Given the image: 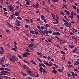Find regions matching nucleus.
Instances as JSON below:
<instances>
[{
	"label": "nucleus",
	"instance_id": "obj_41",
	"mask_svg": "<svg viewBox=\"0 0 79 79\" xmlns=\"http://www.w3.org/2000/svg\"><path fill=\"white\" fill-rule=\"evenodd\" d=\"M33 48H37V46H35V45H33Z\"/></svg>",
	"mask_w": 79,
	"mask_h": 79
},
{
	"label": "nucleus",
	"instance_id": "obj_60",
	"mask_svg": "<svg viewBox=\"0 0 79 79\" xmlns=\"http://www.w3.org/2000/svg\"><path fill=\"white\" fill-rule=\"evenodd\" d=\"M0 53L1 54H3V51H0Z\"/></svg>",
	"mask_w": 79,
	"mask_h": 79
},
{
	"label": "nucleus",
	"instance_id": "obj_51",
	"mask_svg": "<svg viewBox=\"0 0 79 79\" xmlns=\"http://www.w3.org/2000/svg\"><path fill=\"white\" fill-rule=\"evenodd\" d=\"M67 75L69 76V77H71V76H72V75L69 73H67Z\"/></svg>",
	"mask_w": 79,
	"mask_h": 79
},
{
	"label": "nucleus",
	"instance_id": "obj_2",
	"mask_svg": "<svg viewBox=\"0 0 79 79\" xmlns=\"http://www.w3.org/2000/svg\"><path fill=\"white\" fill-rule=\"evenodd\" d=\"M12 58L10 57L9 58V60H10V61H12L13 63H15V61H18V59L15 56H13Z\"/></svg>",
	"mask_w": 79,
	"mask_h": 79
},
{
	"label": "nucleus",
	"instance_id": "obj_19",
	"mask_svg": "<svg viewBox=\"0 0 79 79\" xmlns=\"http://www.w3.org/2000/svg\"><path fill=\"white\" fill-rule=\"evenodd\" d=\"M65 8L66 9H67V6L66 5H63L62 8Z\"/></svg>",
	"mask_w": 79,
	"mask_h": 79
},
{
	"label": "nucleus",
	"instance_id": "obj_62",
	"mask_svg": "<svg viewBox=\"0 0 79 79\" xmlns=\"http://www.w3.org/2000/svg\"><path fill=\"white\" fill-rule=\"evenodd\" d=\"M60 29H63V27H60Z\"/></svg>",
	"mask_w": 79,
	"mask_h": 79
},
{
	"label": "nucleus",
	"instance_id": "obj_5",
	"mask_svg": "<svg viewBox=\"0 0 79 79\" xmlns=\"http://www.w3.org/2000/svg\"><path fill=\"white\" fill-rule=\"evenodd\" d=\"M1 73L4 74H10V72L2 70L1 71Z\"/></svg>",
	"mask_w": 79,
	"mask_h": 79
},
{
	"label": "nucleus",
	"instance_id": "obj_59",
	"mask_svg": "<svg viewBox=\"0 0 79 79\" xmlns=\"http://www.w3.org/2000/svg\"><path fill=\"white\" fill-rule=\"evenodd\" d=\"M26 51L27 52H30V51L29 49H26Z\"/></svg>",
	"mask_w": 79,
	"mask_h": 79
},
{
	"label": "nucleus",
	"instance_id": "obj_31",
	"mask_svg": "<svg viewBox=\"0 0 79 79\" xmlns=\"http://www.w3.org/2000/svg\"><path fill=\"white\" fill-rule=\"evenodd\" d=\"M56 34H57V35H59V36H60V35H61V34H60V33L58 32H57L56 33Z\"/></svg>",
	"mask_w": 79,
	"mask_h": 79
},
{
	"label": "nucleus",
	"instance_id": "obj_16",
	"mask_svg": "<svg viewBox=\"0 0 79 79\" xmlns=\"http://www.w3.org/2000/svg\"><path fill=\"white\" fill-rule=\"evenodd\" d=\"M56 21L57 22H53V23L54 24H58V22H59V21H58V20H56Z\"/></svg>",
	"mask_w": 79,
	"mask_h": 79
},
{
	"label": "nucleus",
	"instance_id": "obj_29",
	"mask_svg": "<svg viewBox=\"0 0 79 79\" xmlns=\"http://www.w3.org/2000/svg\"><path fill=\"white\" fill-rule=\"evenodd\" d=\"M27 71L28 73V74H32V72H31L30 70H27Z\"/></svg>",
	"mask_w": 79,
	"mask_h": 79
},
{
	"label": "nucleus",
	"instance_id": "obj_30",
	"mask_svg": "<svg viewBox=\"0 0 79 79\" xmlns=\"http://www.w3.org/2000/svg\"><path fill=\"white\" fill-rule=\"evenodd\" d=\"M23 61L24 62L26 63H27L28 64H29V62L28 61H26L24 60H23Z\"/></svg>",
	"mask_w": 79,
	"mask_h": 79
},
{
	"label": "nucleus",
	"instance_id": "obj_21",
	"mask_svg": "<svg viewBox=\"0 0 79 79\" xmlns=\"http://www.w3.org/2000/svg\"><path fill=\"white\" fill-rule=\"evenodd\" d=\"M60 14L62 16H64V15H65V14H64V13L63 12H60Z\"/></svg>",
	"mask_w": 79,
	"mask_h": 79
},
{
	"label": "nucleus",
	"instance_id": "obj_14",
	"mask_svg": "<svg viewBox=\"0 0 79 79\" xmlns=\"http://www.w3.org/2000/svg\"><path fill=\"white\" fill-rule=\"evenodd\" d=\"M52 72L53 74H56L57 73V71L55 70H54L53 71H52Z\"/></svg>",
	"mask_w": 79,
	"mask_h": 79
},
{
	"label": "nucleus",
	"instance_id": "obj_34",
	"mask_svg": "<svg viewBox=\"0 0 79 79\" xmlns=\"http://www.w3.org/2000/svg\"><path fill=\"white\" fill-rule=\"evenodd\" d=\"M22 75L23 76H27V74L26 73H22Z\"/></svg>",
	"mask_w": 79,
	"mask_h": 79
},
{
	"label": "nucleus",
	"instance_id": "obj_8",
	"mask_svg": "<svg viewBox=\"0 0 79 79\" xmlns=\"http://www.w3.org/2000/svg\"><path fill=\"white\" fill-rule=\"evenodd\" d=\"M64 11L65 12V13H66V15H67V16H68V15H70V12H69V11H68V10H65Z\"/></svg>",
	"mask_w": 79,
	"mask_h": 79
},
{
	"label": "nucleus",
	"instance_id": "obj_46",
	"mask_svg": "<svg viewBox=\"0 0 79 79\" xmlns=\"http://www.w3.org/2000/svg\"><path fill=\"white\" fill-rule=\"evenodd\" d=\"M25 54L26 55H30V53H28V52H25Z\"/></svg>",
	"mask_w": 79,
	"mask_h": 79
},
{
	"label": "nucleus",
	"instance_id": "obj_42",
	"mask_svg": "<svg viewBox=\"0 0 79 79\" xmlns=\"http://www.w3.org/2000/svg\"><path fill=\"white\" fill-rule=\"evenodd\" d=\"M61 53L63 55H65V53H64L63 51H61Z\"/></svg>",
	"mask_w": 79,
	"mask_h": 79
},
{
	"label": "nucleus",
	"instance_id": "obj_1",
	"mask_svg": "<svg viewBox=\"0 0 79 79\" xmlns=\"http://www.w3.org/2000/svg\"><path fill=\"white\" fill-rule=\"evenodd\" d=\"M63 21L65 23H64V25L66 27H71V23L70 22L68 23V20H63Z\"/></svg>",
	"mask_w": 79,
	"mask_h": 79
},
{
	"label": "nucleus",
	"instance_id": "obj_22",
	"mask_svg": "<svg viewBox=\"0 0 79 79\" xmlns=\"http://www.w3.org/2000/svg\"><path fill=\"white\" fill-rule=\"evenodd\" d=\"M30 32L31 34H35V33H34V31L33 30L30 31Z\"/></svg>",
	"mask_w": 79,
	"mask_h": 79
},
{
	"label": "nucleus",
	"instance_id": "obj_4",
	"mask_svg": "<svg viewBox=\"0 0 79 79\" xmlns=\"http://www.w3.org/2000/svg\"><path fill=\"white\" fill-rule=\"evenodd\" d=\"M9 11H11L12 12H13L14 11V9H13V7L11 5H10L9 6Z\"/></svg>",
	"mask_w": 79,
	"mask_h": 79
},
{
	"label": "nucleus",
	"instance_id": "obj_13",
	"mask_svg": "<svg viewBox=\"0 0 79 79\" xmlns=\"http://www.w3.org/2000/svg\"><path fill=\"white\" fill-rule=\"evenodd\" d=\"M4 60H5V57H2L0 60L2 61H4Z\"/></svg>",
	"mask_w": 79,
	"mask_h": 79
},
{
	"label": "nucleus",
	"instance_id": "obj_37",
	"mask_svg": "<svg viewBox=\"0 0 79 79\" xmlns=\"http://www.w3.org/2000/svg\"><path fill=\"white\" fill-rule=\"evenodd\" d=\"M74 71H77H77H79L78 70V69H74Z\"/></svg>",
	"mask_w": 79,
	"mask_h": 79
},
{
	"label": "nucleus",
	"instance_id": "obj_50",
	"mask_svg": "<svg viewBox=\"0 0 79 79\" xmlns=\"http://www.w3.org/2000/svg\"><path fill=\"white\" fill-rule=\"evenodd\" d=\"M6 25H7V26H9V25H10V23H9L6 22Z\"/></svg>",
	"mask_w": 79,
	"mask_h": 79
},
{
	"label": "nucleus",
	"instance_id": "obj_38",
	"mask_svg": "<svg viewBox=\"0 0 79 79\" xmlns=\"http://www.w3.org/2000/svg\"><path fill=\"white\" fill-rule=\"evenodd\" d=\"M15 26H21V24H18L17 23H15Z\"/></svg>",
	"mask_w": 79,
	"mask_h": 79
},
{
	"label": "nucleus",
	"instance_id": "obj_12",
	"mask_svg": "<svg viewBox=\"0 0 79 79\" xmlns=\"http://www.w3.org/2000/svg\"><path fill=\"white\" fill-rule=\"evenodd\" d=\"M22 56H23V57H25V58H27V57H28V56H27V55H26L25 54V53H24V54H23Z\"/></svg>",
	"mask_w": 79,
	"mask_h": 79
},
{
	"label": "nucleus",
	"instance_id": "obj_32",
	"mask_svg": "<svg viewBox=\"0 0 79 79\" xmlns=\"http://www.w3.org/2000/svg\"><path fill=\"white\" fill-rule=\"evenodd\" d=\"M17 19H19V20H22V19L21 18L20 16L18 17Z\"/></svg>",
	"mask_w": 79,
	"mask_h": 79
},
{
	"label": "nucleus",
	"instance_id": "obj_47",
	"mask_svg": "<svg viewBox=\"0 0 79 79\" xmlns=\"http://www.w3.org/2000/svg\"><path fill=\"white\" fill-rule=\"evenodd\" d=\"M37 28H38V29H39H39H41V28H40L41 27H40V26H39L37 25Z\"/></svg>",
	"mask_w": 79,
	"mask_h": 79
},
{
	"label": "nucleus",
	"instance_id": "obj_28",
	"mask_svg": "<svg viewBox=\"0 0 79 79\" xmlns=\"http://www.w3.org/2000/svg\"><path fill=\"white\" fill-rule=\"evenodd\" d=\"M69 47L70 48H73L74 47V46L73 45H69Z\"/></svg>",
	"mask_w": 79,
	"mask_h": 79
},
{
	"label": "nucleus",
	"instance_id": "obj_6",
	"mask_svg": "<svg viewBox=\"0 0 79 79\" xmlns=\"http://www.w3.org/2000/svg\"><path fill=\"white\" fill-rule=\"evenodd\" d=\"M70 73L72 74V75L73 76V78L75 79V78H76V76H75V73L73 71H71L70 72Z\"/></svg>",
	"mask_w": 79,
	"mask_h": 79
},
{
	"label": "nucleus",
	"instance_id": "obj_17",
	"mask_svg": "<svg viewBox=\"0 0 79 79\" xmlns=\"http://www.w3.org/2000/svg\"><path fill=\"white\" fill-rule=\"evenodd\" d=\"M15 16H19V12H15Z\"/></svg>",
	"mask_w": 79,
	"mask_h": 79
},
{
	"label": "nucleus",
	"instance_id": "obj_45",
	"mask_svg": "<svg viewBox=\"0 0 79 79\" xmlns=\"http://www.w3.org/2000/svg\"><path fill=\"white\" fill-rule=\"evenodd\" d=\"M69 17L70 18H71V19H73V18H74V17H73V15H70L69 16Z\"/></svg>",
	"mask_w": 79,
	"mask_h": 79
},
{
	"label": "nucleus",
	"instance_id": "obj_25",
	"mask_svg": "<svg viewBox=\"0 0 79 79\" xmlns=\"http://www.w3.org/2000/svg\"><path fill=\"white\" fill-rule=\"evenodd\" d=\"M47 40H48V42H49L51 43H52V41H51V40H50V39H49V38H47Z\"/></svg>",
	"mask_w": 79,
	"mask_h": 79
},
{
	"label": "nucleus",
	"instance_id": "obj_43",
	"mask_svg": "<svg viewBox=\"0 0 79 79\" xmlns=\"http://www.w3.org/2000/svg\"><path fill=\"white\" fill-rule=\"evenodd\" d=\"M29 48L31 50H34V48H33V47H29Z\"/></svg>",
	"mask_w": 79,
	"mask_h": 79
},
{
	"label": "nucleus",
	"instance_id": "obj_10",
	"mask_svg": "<svg viewBox=\"0 0 79 79\" xmlns=\"http://www.w3.org/2000/svg\"><path fill=\"white\" fill-rule=\"evenodd\" d=\"M23 66L26 69H29V67H28V66L26 65H23Z\"/></svg>",
	"mask_w": 79,
	"mask_h": 79
},
{
	"label": "nucleus",
	"instance_id": "obj_7",
	"mask_svg": "<svg viewBox=\"0 0 79 79\" xmlns=\"http://www.w3.org/2000/svg\"><path fill=\"white\" fill-rule=\"evenodd\" d=\"M64 67L62 66V69H61V70L60 69H58V71H60L61 73H62L63 72L62 70H64Z\"/></svg>",
	"mask_w": 79,
	"mask_h": 79
},
{
	"label": "nucleus",
	"instance_id": "obj_40",
	"mask_svg": "<svg viewBox=\"0 0 79 79\" xmlns=\"http://www.w3.org/2000/svg\"><path fill=\"white\" fill-rule=\"evenodd\" d=\"M52 1H53V2L55 3V2H58V0H52Z\"/></svg>",
	"mask_w": 79,
	"mask_h": 79
},
{
	"label": "nucleus",
	"instance_id": "obj_24",
	"mask_svg": "<svg viewBox=\"0 0 79 79\" xmlns=\"http://www.w3.org/2000/svg\"><path fill=\"white\" fill-rule=\"evenodd\" d=\"M44 33L45 34H49L48 31L47 30H45L44 31Z\"/></svg>",
	"mask_w": 79,
	"mask_h": 79
},
{
	"label": "nucleus",
	"instance_id": "obj_20",
	"mask_svg": "<svg viewBox=\"0 0 79 79\" xmlns=\"http://www.w3.org/2000/svg\"><path fill=\"white\" fill-rule=\"evenodd\" d=\"M31 63H33V64H35V65H37V64L34 60H31Z\"/></svg>",
	"mask_w": 79,
	"mask_h": 79
},
{
	"label": "nucleus",
	"instance_id": "obj_56",
	"mask_svg": "<svg viewBox=\"0 0 79 79\" xmlns=\"http://www.w3.org/2000/svg\"><path fill=\"white\" fill-rule=\"evenodd\" d=\"M46 27H49V25H48V24H46Z\"/></svg>",
	"mask_w": 79,
	"mask_h": 79
},
{
	"label": "nucleus",
	"instance_id": "obj_36",
	"mask_svg": "<svg viewBox=\"0 0 79 79\" xmlns=\"http://www.w3.org/2000/svg\"><path fill=\"white\" fill-rule=\"evenodd\" d=\"M33 7H34V8H38V6H36V4L33 5Z\"/></svg>",
	"mask_w": 79,
	"mask_h": 79
},
{
	"label": "nucleus",
	"instance_id": "obj_39",
	"mask_svg": "<svg viewBox=\"0 0 79 79\" xmlns=\"http://www.w3.org/2000/svg\"><path fill=\"white\" fill-rule=\"evenodd\" d=\"M25 27L26 28H28V27H29V25H25Z\"/></svg>",
	"mask_w": 79,
	"mask_h": 79
},
{
	"label": "nucleus",
	"instance_id": "obj_15",
	"mask_svg": "<svg viewBox=\"0 0 79 79\" xmlns=\"http://www.w3.org/2000/svg\"><path fill=\"white\" fill-rule=\"evenodd\" d=\"M26 4L27 5H30V3H29V1H27L26 2Z\"/></svg>",
	"mask_w": 79,
	"mask_h": 79
},
{
	"label": "nucleus",
	"instance_id": "obj_57",
	"mask_svg": "<svg viewBox=\"0 0 79 79\" xmlns=\"http://www.w3.org/2000/svg\"><path fill=\"white\" fill-rule=\"evenodd\" d=\"M0 70H4V68H2V67H0Z\"/></svg>",
	"mask_w": 79,
	"mask_h": 79
},
{
	"label": "nucleus",
	"instance_id": "obj_48",
	"mask_svg": "<svg viewBox=\"0 0 79 79\" xmlns=\"http://www.w3.org/2000/svg\"><path fill=\"white\" fill-rule=\"evenodd\" d=\"M72 39H76V37H75V36H73L72 37H71Z\"/></svg>",
	"mask_w": 79,
	"mask_h": 79
},
{
	"label": "nucleus",
	"instance_id": "obj_55",
	"mask_svg": "<svg viewBox=\"0 0 79 79\" xmlns=\"http://www.w3.org/2000/svg\"><path fill=\"white\" fill-rule=\"evenodd\" d=\"M38 31L40 32V33H42V30L39 29Z\"/></svg>",
	"mask_w": 79,
	"mask_h": 79
},
{
	"label": "nucleus",
	"instance_id": "obj_33",
	"mask_svg": "<svg viewBox=\"0 0 79 79\" xmlns=\"http://www.w3.org/2000/svg\"><path fill=\"white\" fill-rule=\"evenodd\" d=\"M17 23L18 24H21V22L19 21H18V20H17V21H16Z\"/></svg>",
	"mask_w": 79,
	"mask_h": 79
},
{
	"label": "nucleus",
	"instance_id": "obj_64",
	"mask_svg": "<svg viewBox=\"0 0 79 79\" xmlns=\"http://www.w3.org/2000/svg\"><path fill=\"white\" fill-rule=\"evenodd\" d=\"M47 59L48 60H50V59H51V58L50 56H48L47 57Z\"/></svg>",
	"mask_w": 79,
	"mask_h": 79
},
{
	"label": "nucleus",
	"instance_id": "obj_63",
	"mask_svg": "<svg viewBox=\"0 0 79 79\" xmlns=\"http://www.w3.org/2000/svg\"><path fill=\"white\" fill-rule=\"evenodd\" d=\"M40 28L41 29H42V30H44V27H41Z\"/></svg>",
	"mask_w": 79,
	"mask_h": 79
},
{
	"label": "nucleus",
	"instance_id": "obj_35",
	"mask_svg": "<svg viewBox=\"0 0 79 79\" xmlns=\"http://www.w3.org/2000/svg\"><path fill=\"white\" fill-rule=\"evenodd\" d=\"M73 8L75 9V10H76V6L74 5H73L72 6Z\"/></svg>",
	"mask_w": 79,
	"mask_h": 79
},
{
	"label": "nucleus",
	"instance_id": "obj_49",
	"mask_svg": "<svg viewBox=\"0 0 79 79\" xmlns=\"http://www.w3.org/2000/svg\"><path fill=\"white\" fill-rule=\"evenodd\" d=\"M3 10L4 11H7V9L5 8H3Z\"/></svg>",
	"mask_w": 79,
	"mask_h": 79
},
{
	"label": "nucleus",
	"instance_id": "obj_11",
	"mask_svg": "<svg viewBox=\"0 0 79 79\" xmlns=\"http://www.w3.org/2000/svg\"><path fill=\"white\" fill-rule=\"evenodd\" d=\"M77 51H78V50L77 49V48H76L75 49H74L73 51H72V52H75L76 53V52H77Z\"/></svg>",
	"mask_w": 79,
	"mask_h": 79
},
{
	"label": "nucleus",
	"instance_id": "obj_58",
	"mask_svg": "<svg viewBox=\"0 0 79 79\" xmlns=\"http://www.w3.org/2000/svg\"><path fill=\"white\" fill-rule=\"evenodd\" d=\"M17 57H19V58L21 59V56L20 55H18L17 56Z\"/></svg>",
	"mask_w": 79,
	"mask_h": 79
},
{
	"label": "nucleus",
	"instance_id": "obj_44",
	"mask_svg": "<svg viewBox=\"0 0 79 79\" xmlns=\"http://www.w3.org/2000/svg\"><path fill=\"white\" fill-rule=\"evenodd\" d=\"M48 31V33L49 34H52V31H51V30H49Z\"/></svg>",
	"mask_w": 79,
	"mask_h": 79
},
{
	"label": "nucleus",
	"instance_id": "obj_54",
	"mask_svg": "<svg viewBox=\"0 0 79 79\" xmlns=\"http://www.w3.org/2000/svg\"><path fill=\"white\" fill-rule=\"evenodd\" d=\"M46 64L47 66H49L50 64L48 63V62H47V63Z\"/></svg>",
	"mask_w": 79,
	"mask_h": 79
},
{
	"label": "nucleus",
	"instance_id": "obj_23",
	"mask_svg": "<svg viewBox=\"0 0 79 79\" xmlns=\"http://www.w3.org/2000/svg\"><path fill=\"white\" fill-rule=\"evenodd\" d=\"M34 33L36 34V35H39V32H37V31H34Z\"/></svg>",
	"mask_w": 79,
	"mask_h": 79
},
{
	"label": "nucleus",
	"instance_id": "obj_18",
	"mask_svg": "<svg viewBox=\"0 0 79 79\" xmlns=\"http://www.w3.org/2000/svg\"><path fill=\"white\" fill-rule=\"evenodd\" d=\"M41 19L42 20H44V19H45V16H43V15H41Z\"/></svg>",
	"mask_w": 79,
	"mask_h": 79
},
{
	"label": "nucleus",
	"instance_id": "obj_27",
	"mask_svg": "<svg viewBox=\"0 0 79 79\" xmlns=\"http://www.w3.org/2000/svg\"><path fill=\"white\" fill-rule=\"evenodd\" d=\"M11 18H12L13 19V18H15V15L14 14L11 15Z\"/></svg>",
	"mask_w": 79,
	"mask_h": 79
},
{
	"label": "nucleus",
	"instance_id": "obj_52",
	"mask_svg": "<svg viewBox=\"0 0 79 79\" xmlns=\"http://www.w3.org/2000/svg\"><path fill=\"white\" fill-rule=\"evenodd\" d=\"M6 32L9 33L10 32V30H6Z\"/></svg>",
	"mask_w": 79,
	"mask_h": 79
},
{
	"label": "nucleus",
	"instance_id": "obj_9",
	"mask_svg": "<svg viewBox=\"0 0 79 79\" xmlns=\"http://www.w3.org/2000/svg\"><path fill=\"white\" fill-rule=\"evenodd\" d=\"M33 46H34V44H33V43L29 44L28 47H32Z\"/></svg>",
	"mask_w": 79,
	"mask_h": 79
},
{
	"label": "nucleus",
	"instance_id": "obj_26",
	"mask_svg": "<svg viewBox=\"0 0 79 79\" xmlns=\"http://www.w3.org/2000/svg\"><path fill=\"white\" fill-rule=\"evenodd\" d=\"M12 50L14 51H16L17 50V48H12Z\"/></svg>",
	"mask_w": 79,
	"mask_h": 79
},
{
	"label": "nucleus",
	"instance_id": "obj_61",
	"mask_svg": "<svg viewBox=\"0 0 79 79\" xmlns=\"http://www.w3.org/2000/svg\"><path fill=\"white\" fill-rule=\"evenodd\" d=\"M70 15V16H73V12H71V15Z\"/></svg>",
	"mask_w": 79,
	"mask_h": 79
},
{
	"label": "nucleus",
	"instance_id": "obj_3",
	"mask_svg": "<svg viewBox=\"0 0 79 79\" xmlns=\"http://www.w3.org/2000/svg\"><path fill=\"white\" fill-rule=\"evenodd\" d=\"M39 68H40V69H39V70L40 73H42V72L43 73H47V71H46V70H44V68H43L42 66H39Z\"/></svg>",
	"mask_w": 79,
	"mask_h": 79
},
{
	"label": "nucleus",
	"instance_id": "obj_53",
	"mask_svg": "<svg viewBox=\"0 0 79 79\" xmlns=\"http://www.w3.org/2000/svg\"><path fill=\"white\" fill-rule=\"evenodd\" d=\"M77 13H79V8H77Z\"/></svg>",
	"mask_w": 79,
	"mask_h": 79
}]
</instances>
